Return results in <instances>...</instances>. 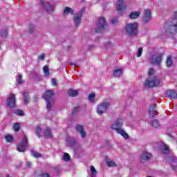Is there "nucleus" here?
Segmentation results:
<instances>
[{
    "label": "nucleus",
    "mask_w": 177,
    "mask_h": 177,
    "mask_svg": "<svg viewBox=\"0 0 177 177\" xmlns=\"http://www.w3.org/2000/svg\"><path fill=\"white\" fill-rule=\"evenodd\" d=\"M124 124V120L119 118L117 120L115 121L114 124L111 126V129H113V131H115L119 135H121L124 139H129V135L127 134V131L124 129H121L122 128V124Z\"/></svg>",
    "instance_id": "1"
},
{
    "label": "nucleus",
    "mask_w": 177,
    "mask_h": 177,
    "mask_svg": "<svg viewBox=\"0 0 177 177\" xmlns=\"http://www.w3.org/2000/svg\"><path fill=\"white\" fill-rule=\"evenodd\" d=\"M39 5L47 13H53V10H55V4L52 0H39Z\"/></svg>",
    "instance_id": "2"
},
{
    "label": "nucleus",
    "mask_w": 177,
    "mask_h": 177,
    "mask_svg": "<svg viewBox=\"0 0 177 177\" xmlns=\"http://www.w3.org/2000/svg\"><path fill=\"white\" fill-rule=\"evenodd\" d=\"M55 95V93L52 90H48L46 91L43 95V98L46 102L47 104V109L50 111L52 109V105L53 104V96Z\"/></svg>",
    "instance_id": "3"
},
{
    "label": "nucleus",
    "mask_w": 177,
    "mask_h": 177,
    "mask_svg": "<svg viewBox=\"0 0 177 177\" xmlns=\"http://www.w3.org/2000/svg\"><path fill=\"white\" fill-rule=\"evenodd\" d=\"M166 32L170 34H176L177 32V11L174 13L172 22H170L169 26L166 29Z\"/></svg>",
    "instance_id": "4"
},
{
    "label": "nucleus",
    "mask_w": 177,
    "mask_h": 177,
    "mask_svg": "<svg viewBox=\"0 0 177 177\" xmlns=\"http://www.w3.org/2000/svg\"><path fill=\"white\" fill-rule=\"evenodd\" d=\"M138 23L134 22L128 24L125 27V30L129 35H136L138 34Z\"/></svg>",
    "instance_id": "5"
},
{
    "label": "nucleus",
    "mask_w": 177,
    "mask_h": 177,
    "mask_svg": "<svg viewBox=\"0 0 177 177\" xmlns=\"http://www.w3.org/2000/svg\"><path fill=\"white\" fill-rule=\"evenodd\" d=\"M160 84V80L157 78V77H149L145 84V88H154V86H157Z\"/></svg>",
    "instance_id": "6"
},
{
    "label": "nucleus",
    "mask_w": 177,
    "mask_h": 177,
    "mask_svg": "<svg viewBox=\"0 0 177 177\" xmlns=\"http://www.w3.org/2000/svg\"><path fill=\"white\" fill-rule=\"evenodd\" d=\"M107 26V23H106V19L104 17H100L98 19V24L95 28L96 32H102L103 30Z\"/></svg>",
    "instance_id": "7"
},
{
    "label": "nucleus",
    "mask_w": 177,
    "mask_h": 177,
    "mask_svg": "<svg viewBox=\"0 0 177 177\" xmlns=\"http://www.w3.org/2000/svg\"><path fill=\"white\" fill-rule=\"evenodd\" d=\"M163 56L164 55H162V53H160L156 55H153L150 58L151 64H156V66H160V64H161V62L162 60Z\"/></svg>",
    "instance_id": "8"
},
{
    "label": "nucleus",
    "mask_w": 177,
    "mask_h": 177,
    "mask_svg": "<svg viewBox=\"0 0 177 177\" xmlns=\"http://www.w3.org/2000/svg\"><path fill=\"white\" fill-rule=\"evenodd\" d=\"M109 106H110V104H109V102H102L100 104L97 109V113L100 115H102L103 113H105V111H107V109H109Z\"/></svg>",
    "instance_id": "9"
},
{
    "label": "nucleus",
    "mask_w": 177,
    "mask_h": 177,
    "mask_svg": "<svg viewBox=\"0 0 177 177\" xmlns=\"http://www.w3.org/2000/svg\"><path fill=\"white\" fill-rule=\"evenodd\" d=\"M28 142V141L27 140V136H24L22 138L21 143L17 146V150H18V151H20L21 153L26 151V147H27Z\"/></svg>",
    "instance_id": "10"
},
{
    "label": "nucleus",
    "mask_w": 177,
    "mask_h": 177,
    "mask_svg": "<svg viewBox=\"0 0 177 177\" xmlns=\"http://www.w3.org/2000/svg\"><path fill=\"white\" fill-rule=\"evenodd\" d=\"M127 1L124 0H118L116 2V10L118 12H122L127 9Z\"/></svg>",
    "instance_id": "11"
},
{
    "label": "nucleus",
    "mask_w": 177,
    "mask_h": 177,
    "mask_svg": "<svg viewBox=\"0 0 177 177\" xmlns=\"http://www.w3.org/2000/svg\"><path fill=\"white\" fill-rule=\"evenodd\" d=\"M7 106L8 107H15L16 106V95L15 94H10L7 98Z\"/></svg>",
    "instance_id": "12"
},
{
    "label": "nucleus",
    "mask_w": 177,
    "mask_h": 177,
    "mask_svg": "<svg viewBox=\"0 0 177 177\" xmlns=\"http://www.w3.org/2000/svg\"><path fill=\"white\" fill-rule=\"evenodd\" d=\"M145 15L143 17V20L145 22L150 21L151 19V11L150 10H145Z\"/></svg>",
    "instance_id": "13"
},
{
    "label": "nucleus",
    "mask_w": 177,
    "mask_h": 177,
    "mask_svg": "<svg viewBox=\"0 0 177 177\" xmlns=\"http://www.w3.org/2000/svg\"><path fill=\"white\" fill-rule=\"evenodd\" d=\"M75 129L76 131H77V132L80 133L82 138H85V136H86V133L85 132V130L84 129V127H82V125L81 124L76 125Z\"/></svg>",
    "instance_id": "14"
},
{
    "label": "nucleus",
    "mask_w": 177,
    "mask_h": 177,
    "mask_svg": "<svg viewBox=\"0 0 177 177\" xmlns=\"http://www.w3.org/2000/svg\"><path fill=\"white\" fill-rule=\"evenodd\" d=\"M166 95L168 97H171V99H176L177 97V92L175 90H167L166 91Z\"/></svg>",
    "instance_id": "15"
},
{
    "label": "nucleus",
    "mask_w": 177,
    "mask_h": 177,
    "mask_svg": "<svg viewBox=\"0 0 177 177\" xmlns=\"http://www.w3.org/2000/svg\"><path fill=\"white\" fill-rule=\"evenodd\" d=\"M84 10H82L80 13V15H75L73 17V21L75 24V26H80V23H81V17L82 16V12Z\"/></svg>",
    "instance_id": "16"
},
{
    "label": "nucleus",
    "mask_w": 177,
    "mask_h": 177,
    "mask_svg": "<svg viewBox=\"0 0 177 177\" xmlns=\"http://www.w3.org/2000/svg\"><path fill=\"white\" fill-rule=\"evenodd\" d=\"M44 138L46 139H50V138H53V134L52 133V130L50 128L47 127L44 131Z\"/></svg>",
    "instance_id": "17"
},
{
    "label": "nucleus",
    "mask_w": 177,
    "mask_h": 177,
    "mask_svg": "<svg viewBox=\"0 0 177 177\" xmlns=\"http://www.w3.org/2000/svg\"><path fill=\"white\" fill-rule=\"evenodd\" d=\"M151 158V153H148L147 151H145L142 152V154L141 156V161H147V160H150Z\"/></svg>",
    "instance_id": "18"
},
{
    "label": "nucleus",
    "mask_w": 177,
    "mask_h": 177,
    "mask_svg": "<svg viewBox=\"0 0 177 177\" xmlns=\"http://www.w3.org/2000/svg\"><path fill=\"white\" fill-rule=\"evenodd\" d=\"M149 115L150 117H154L157 115V110L156 109V105L152 104L149 108Z\"/></svg>",
    "instance_id": "19"
},
{
    "label": "nucleus",
    "mask_w": 177,
    "mask_h": 177,
    "mask_svg": "<svg viewBox=\"0 0 177 177\" xmlns=\"http://www.w3.org/2000/svg\"><path fill=\"white\" fill-rule=\"evenodd\" d=\"M139 16H140V12H138V11H134L131 12L129 17L131 19H138V17H139Z\"/></svg>",
    "instance_id": "20"
},
{
    "label": "nucleus",
    "mask_w": 177,
    "mask_h": 177,
    "mask_svg": "<svg viewBox=\"0 0 177 177\" xmlns=\"http://www.w3.org/2000/svg\"><path fill=\"white\" fill-rule=\"evenodd\" d=\"M68 93L69 96H72L73 97H74L75 96H77V95H78V90L69 89Z\"/></svg>",
    "instance_id": "21"
},
{
    "label": "nucleus",
    "mask_w": 177,
    "mask_h": 177,
    "mask_svg": "<svg viewBox=\"0 0 177 177\" xmlns=\"http://www.w3.org/2000/svg\"><path fill=\"white\" fill-rule=\"evenodd\" d=\"M24 104H28L30 102V97H28V93L26 91L24 93Z\"/></svg>",
    "instance_id": "22"
},
{
    "label": "nucleus",
    "mask_w": 177,
    "mask_h": 177,
    "mask_svg": "<svg viewBox=\"0 0 177 177\" xmlns=\"http://www.w3.org/2000/svg\"><path fill=\"white\" fill-rule=\"evenodd\" d=\"M68 13H71V15H73V9H71V8L66 7L64 10V16H67Z\"/></svg>",
    "instance_id": "23"
},
{
    "label": "nucleus",
    "mask_w": 177,
    "mask_h": 177,
    "mask_svg": "<svg viewBox=\"0 0 177 177\" xmlns=\"http://www.w3.org/2000/svg\"><path fill=\"white\" fill-rule=\"evenodd\" d=\"M43 71H44V75H46V77H49L50 73H49V67L48 66V65H45L43 67Z\"/></svg>",
    "instance_id": "24"
},
{
    "label": "nucleus",
    "mask_w": 177,
    "mask_h": 177,
    "mask_svg": "<svg viewBox=\"0 0 177 177\" xmlns=\"http://www.w3.org/2000/svg\"><path fill=\"white\" fill-rule=\"evenodd\" d=\"M172 63H173L172 57L170 55H169L166 60V64L167 67H171V66H172Z\"/></svg>",
    "instance_id": "25"
},
{
    "label": "nucleus",
    "mask_w": 177,
    "mask_h": 177,
    "mask_svg": "<svg viewBox=\"0 0 177 177\" xmlns=\"http://www.w3.org/2000/svg\"><path fill=\"white\" fill-rule=\"evenodd\" d=\"M122 74V69H118L113 71L114 77H120Z\"/></svg>",
    "instance_id": "26"
},
{
    "label": "nucleus",
    "mask_w": 177,
    "mask_h": 177,
    "mask_svg": "<svg viewBox=\"0 0 177 177\" xmlns=\"http://www.w3.org/2000/svg\"><path fill=\"white\" fill-rule=\"evenodd\" d=\"M106 165H108V167H117V164H115V162L110 159L106 160Z\"/></svg>",
    "instance_id": "27"
},
{
    "label": "nucleus",
    "mask_w": 177,
    "mask_h": 177,
    "mask_svg": "<svg viewBox=\"0 0 177 177\" xmlns=\"http://www.w3.org/2000/svg\"><path fill=\"white\" fill-rule=\"evenodd\" d=\"M151 124L153 128H160V123L157 120H153L151 122Z\"/></svg>",
    "instance_id": "28"
},
{
    "label": "nucleus",
    "mask_w": 177,
    "mask_h": 177,
    "mask_svg": "<svg viewBox=\"0 0 177 177\" xmlns=\"http://www.w3.org/2000/svg\"><path fill=\"white\" fill-rule=\"evenodd\" d=\"M91 177H95L96 174H97V171H96V169H95V167L91 166Z\"/></svg>",
    "instance_id": "29"
},
{
    "label": "nucleus",
    "mask_w": 177,
    "mask_h": 177,
    "mask_svg": "<svg viewBox=\"0 0 177 177\" xmlns=\"http://www.w3.org/2000/svg\"><path fill=\"white\" fill-rule=\"evenodd\" d=\"M162 151L163 154H168L169 153V148L167 145H164Z\"/></svg>",
    "instance_id": "30"
},
{
    "label": "nucleus",
    "mask_w": 177,
    "mask_h": 177,
    "mask_svg": "<svg viewBox=\"0 0 177 177\" xmlns=\"http://www.w3.org/2000/svg\"><path fill=\"white\" fill-rule=\"evenodd\" d=\"M88 100L89 102H91V103L95 102V93H92L91 94H90L88 95Z\"/></svg>",
    "instance_id": "31"
},
{
    "label": "nucleus",
    "mask_w": 177,
    "mask_h": 177,
    "mask_svg": "<svg viewBox=\"0 0 177 177\" xmlns=\"http://www.w3.org/2000/svg\"><path fill=\"white\" fill-rule=\"evenodd\" d=\"M31 154L33 157H35L36 158H38V157H41V153H39L35 151H32Z\"/></svg>",
    "instance_id": "32"
},
{
    "label": "nucleus",
    "mask_w": 177,
    "mask_h": 177,
    "mask_svg": "<svg viewBox=\"0 0 177 177\" xmlns=\"http://www.w3.org/2000/svg\"><path fill=\"white\" fill-rule=\"evenodd\" d=\"M63 160L64 161H70V155L67 153H64Z\"/></svg>",
    "instance_id": "33"
},
{
    "label": "nucleus",
    "mask_w": 177,
    "mask_h": 177,
    "mask_svg": "<svg viewBox=\"0 0 177 177\" xmlns=\"http://www.w3.org/2000/svg\"><path fill=\"white\" fill-rule=\"evenodd\" d=\"M142 53H143V48L140 47L137 52V57H140L142 56Z\"/></svg>",
    "instance_id": "34"
},
{
    "label": "nucleus",
    "mask_w": 177,
    "mask_h": 177,
    "mask_svg": "<svg viewBox=\"0 0 177 177\" xmlns=\"http://www.w3.org/2000/svg\"><path fill=\"white\" fill-rule=\"evenodd\" d=\"M42 129L39 126H37V129H36V133L39 138H41V132Z\"/></svg>",
    "instance_id": "35"
},
{
    "label": "nucleus",
    "mask_w": 177,
    "mask_h": 177,
    "mask_svg": "<svg viewBox=\"0 0 177 177\" xmlns=\"http://www.w3.org/2000/svg\"><path fill=\"white\" fill-rule=\"evenodd\" d=\"M6 142H13V137L11 135L6 136Z\"/></svg>",
    "instance_id": "36"
},
{
    "label": "nucleus",
    "mask_w": 177,
    "mask_h": 177,
    "mask_svg": "<svg viewBox=\"0 0 177 177\" xmlns=\"http://www.w3.org/2000/svg\"><path fill=\"white\" fill-rule=\"evenodd\" d=\"M15 113L17 115H24V113L23 112V110L21 109H17L15 111Z\"/></svg>",
    "instance_id": "37"
},
{
    "label": "nucleus",
    "mask_w": 177,
    "mask_h": 177,
    "mask_svg": "<svg viewBox=\"0 0 177 177\" xmlns=\"http://www.w3.org/2000/svg\"><path fill=\"white\" fill-rule=\"evenodd\" d=\"M13 128H14V131L15 132H17V131H19V129H20V124L19 123H15L14 124Z\"/></svg>",
    "instance_id": "38"
},
{
    "label": "nucleus",
    "mask_w": 177,
    "mask_h": 177,
    "mask_svg": "<svg viewBox=\"0 0 177 177\" xmlns=\"http://www.w3.org/2000/svg\"><path fill=\"white\" fill-rule=\"evenodd\" d=\"M17 82L18 84H23V76L21 75H18V78H17Z\"/></svg>",
    "instance_id": "39"
},
{
    "label": "nucleus",
    "mask_w": 177,
    "mask_h": 177,
    "mask_svg": "<svg viewBox=\"0 0 177 177\" xmlns=\"http://www.w3.org/2000/svg\"><path fill=\"white\" fill-rule=\"evenodd\" d=\"M7 36H8V30H4L1 32V37H5Z\"/></svg>",
    "instance_id": "40"
},
{
    "label": "nucleus",
    "mask_w": 177,
    "mask_h": 177,
    "mask_svg": "<svg viewBox=\"0 0 177 177\" xmlns=\"http://www.w3.org/2000/svg\"><path fill=\"white\" fill-rule=\"evenodd\" d=\"M176 158H175V157H173L171 160V165L172 168H174V169H175L176 167H174V165H172V163L176 162Z\"/></svg>",
    "instance_id": "41"
},
{
    "label": "nucleus",
    "mask_w": 177,
    "mask_h": 177,
    "mask_svg": "<svg viewBox=\"0 0 177 177\" xmlns=\"http://www.w3.org/2000/svg\"><path fill=\"white\" fill-rule=\"evenodd\" d=\"M111 23V24H117V23H118V18L113 19Z\"/></svg>",
    "instance_id": "42"
},
{
    "label": "nucleus",
    "mask_w": 177,
    "mask_h": 177,
    "mask_svg": "<svg viewBox=\"0 0 177 177\" xmlns=\"http://www.w3.org/2000/svg\"><path fill=\"white\" fill-rule=\"evenodd\" d=\"M154 70L153 68H150L149 72H148V75H153V74H154Z\"/></svg>",
    "instance_id": "43"
},
{
    "label": "nucleus",
    "mask_w": 177,
    "mask_h": 177,
    "mask_svg": "<svg viewBox=\"0 0 177 177\" xmlns=\"http://www.w3.org/2000/svg\"><path fill=\"white\" fill-rule=\"evenodd\" d=\"M29 30H30V32H32L34 31V25L30 24L29 26Z\"/></svg>",
    "instance_id": "44"
},
{
    "label": "nucleus",
    "mask_w": 177,
    "mask_h": 177,
    "mask_svg": "<svg viewBox=\"0 0 177 177\" xmlns=\"http://www.w3.org/2000/svg\"><path fill=\"white\" fill-rule=\"evenodd\" d=\"M80 111V107H76L73 109L72 114L74 115V114H75V113H77V111Z\"/></svg>",
    "instance_id": "45"
},
{
    "label": "nucleus",
    "mask_w": 177,
    "mask_h": 177,
    "mask_svg": "<svg viewBox=\"0 0 177 177\" xmlns=\"http://www.w3.org/2000/svg\"><path fill=\"white\" fill-rule=\"evenodd\" d=\"M38 177H50V176L49 175V174L45 173V174H43L39 176Z\"/></svg>",
    "instance_id": "46"
},
{
    "label": "nucleus",
    "mask_w": 177,
    "mask_h": 177,
    "mask_svg": "<svg viewBox=\"0 0 177 177\" xmlns=\"http://www.w3.org/2000/svg\"><path fill=\"white\" fill-rule=\"evenodd\" d=\"M39 60H44V59H45V55L41 54L38 57Z\"/></svg>",
    "instance_id": "47"
},
{
    "label": "nucleus",
    "mask_w": 177,
    "mask_h": 177,
    "mask_svg": "<svg viewBox=\"0 0 177 177\" xmlns=\"http://www.w3.org/2000/svg\"><path fill=\"white\" fill-rule=\"evenodd\" d=\"M105 48L107 49L109 48H111V43L109 42L106 44H105Z\"/></svg>",
    "instance_id": "48"
},
{
    "label": "nucleus",
    "mask_w": 177,
    "mask_h": 177,
    "mask_svg": "<svg viewBox=\"0 0 177 177\" xmlns=\"http://www.w3.org/2000/svg\"><path fill=\"white\" fill-rule=\"evenodd\" d=\"M52 84L54 86L57 85L56 80L55 79H52Z\"/></svg>",
    "instance_id": "49"
},
{
    "label": "nucleus",
    "mask_w": 177,
    "mask_h": 177,
    "mask_svg": "<svg viewBox=\"0 0 177 177\" xmlns=\"http://www.w3.org/2000/svg\"><path fill=\"white\" fill-rule=\"evenodd\" d=\"M28 168H30V167H31L32 164H31V162H27V164H26Z\"/></svg>",
    "instance_id": "50"
}]
</instances>
